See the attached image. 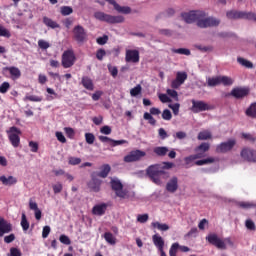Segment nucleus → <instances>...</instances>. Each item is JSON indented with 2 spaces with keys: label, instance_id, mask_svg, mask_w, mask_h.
<instances>
[{
  "label": "nucleus",
  "instance_id": "5",
  "mask_svg": "<svg viewBox=\"0 0 256 256\" xmlns=\"http://www.w3.org/2000/svg\"><path fill=\"white\" fill-rule=\"evenodd\" d=\"M110 185L112 191H115L116 197H119L120 199H127V197H129V191L123 189V183H121V180L112 179Z\"/></svg>",
  "mask_w": 256,
  "mask_h": 256
},
{
  "label": "nucleus",
  "instance_id": "47",
  "mask_svg": "<svg viewBox=\"0 0 256 256\" xmlns=\"http://www.w3.org/2000/svg\"><path fill=\"white\" fill-rule=\"evenodd\" d=\"M172 52L177 53L178 55H186V56L191 55V50H189L187 48L173 49Z\"/></svg>",
  "mask_w": 256,
  "mask_h": 256
},
{
  "label": "nucleus",
  "instance_id": "58",
  "mask_svg": "<svg viewBox=\"0 0 256 256\" xmlns=\"http://www.w3.org/2000/svg\"><path fill=\"white\" fill-rule=\"evenodd\" d=\"M52 189L54 191V194L57 195L61 193V191H63V184H61V182H58L57 184H54L52 186Z\"/></svg>",
  "mask_w": 256,
  "mask_h": 256
},
{
  "label": "nucleus",
  "instance_id": "25",
  "mask_svg": "<svg viewBox=\"0 0 256 256\" xmlns=\"http://www.w3.org/2000/svg\"><path fill=\"white\" fill-rule=\"evenodd\" d=\"M0 37H6V39L11 37L9 29L5 28L2 24H0ZM0 53H5V47L0 46Z\"/></svg>",
  "mask_w": 256,
  "mask_h": 256
},
{
  "label": "nucleus",
  "instance_id": "62",
  "mask_svg": "<svg viewBox=\"0 0 256 256\" xmlns=\"http://www.w3.org/2000/svg\"><path fill=\"white\" fill-rule=\"evenodd\" d=\"M107 41H109V36L107 35H103L102 37H98L96 39V42L98 43V45H105L107 44Z\"/></svg>",
  "mask_w": 256,
  "mask_h": 256
},
{
  "label": "nucleus",
  "instance_id": "15",
  "mask_svg": "<svg viewBox=\"0 0 256 256\" xmlns=\"http://www.w3.org/2000/svg\"><path fill=\"white\" fill-rule=\"evenodd\" d=\"M185 81H187V72H177L176 79L171 82L172 89H179Z\"/></svg>",
  "mask_w": 256,
  "mask_h": 256
},
{
  "label": "nucleus",
  "instance_id": "14",
  "mask_svg": "<svg viewBox=\"0 0 256 256\" xmlns=\"http://www.w3.org/2000/svg\"><path fill=\"white\" fill-rule=\"evenodd\" d=\"M125 61H126V63H134V64L139 63V61H140L139 50H137V49L126 50Z\"/></svg>",
  "mask_w": 256,
  "mask_h": 256
},
{
  "label": "nucleus",
  "instance_id": "20",
  "mask_svg": "<svg viewBox=\"0 0 256 256\" xmlns=\"http://www.w3.org/2000/svg\"><path fill=\"white\" fill-rule=\"evenodd\" d=\"M179 189V179L174 176L166 184V190L169 193H175Z\"/></svg>",
  "mask_w": 256,
  "mask_h": 256
},
{
  "label": "nucleus",
  "instance_id": "27",
  "mask_svg": "<svg viewBox=\"0 0 256 256\" xmlns=\"http://www.w3.org/2000/svg\"><path fill=\"white\" fill-rule=\"evenodd\" d=\"M228 19H243V11L230 10L226 13Z\"/></svg>",
  "mask_w": 256,
  "mask_h": 256
},
{
  "label": "nucleus",
  "instance_id": "64",
  "mask_svg": "<svg viewBox=\"0 0 256 256\" xmlns=\"http://www.w3.org/2000/svg\"><path fill=\"white\" fill-rule=\"evenodd\" d=\"M10 256H21V250L18 248H11Z\"/></svg>",
  "mask_w": 256,
  "mask_h": 256
},
{
  "label": "nucleus",
  "instance_id": "39",
  "mask_svg": "<svg viewBox=\"0 0 256 256\" xmlns=\"http://www.w3.org/2000/svg\"><path fill=\"white\" fill-rule=\"evenodd\" d=\"M104 239L110 245H115V243H117V239L115 238V236H113V233L111 232H106L104 234Z\"/></svg>",
  "mask_w": 256,
  "mask_h": 256
},
{
  "label": "nucleus",
  "instance_id": "17",
  "mask_svg": "<svg viewBox=\"0 0 256 256\" xmlns=\"http://www.w3.org/2000/svg\"><path fill=\"white\" fill-rule=\"evenodd\" d=\"M107 207H109L107 203H100L94 205L92 208V215H96L97 217H103V215L107 213Z\"/></svg>",
  "mask_w": 256,
  "mask_h": 256
},
{
  "label": "nucleus",
  "instance_id": "61",
  "mask_svg": "<svg viewBox=\"0 0 256 256\" xmlns=\"http://www.w3.org/2000/svg\"><path fill=\"white\" fill-rule=\"evenodd\" d=\"M68 163L69 165H79L81 164V158L71 156L68 158Z\"/></svg>",
  "mask_w": 256,
  "mask_h": 256
},
{
  "label": "nucleus",
  "instance_id": "35",
  "mask_svg": "<svg viewBox=\"0 0 256 256\" xmlns=\"http://www.w3.org/2000/svg\"><path fill=\"white\" fill-rule=\"evenodd\" d=\"M114 9L117 13H122L123 15H129L131 13V7L129 6H121L117 4Z\"/></svg>",
  "mask_w": 256,
  "mask_h": 256
},
{
  "label": "nucleus",
  "instance_id": "44",
  "mask_svg": "<svg viewBox=\"0 0 256 256\" xmlns=\"http://www.w3.org/2000/svg\"><path fill=\"white\" fill-rule=\"evenodd\" d=\"M143 119H145V121H148L149 125H153V126L157 125V120H155L153 115H151L149 112L144 113Z\"/></svg>",
  "mask_w": 256,
  "mask_h": 256
},
{
  "label": "nucleus",
  "instance_id": "6",
  "mask_svg": "<svg viewBox=\"0 0 256 256\" xmlns=\"http://www.w3.org/2000/svg\"><path fill=\"white\" fill-rule=\"evenodd\" d=\"M8 133V138L11 145L14 146L15 148L19 147L21 143V138L19 137V135H21V130L15 126H12L10 127Z\"/></svg>",
  "mask_w": 256,
  "mask_h": 256
},
{
  "label": "nucleus",
  "instance_id": "45",
  "mask_svg": "<svg viewBox=\"0 0 256 256\" xmlns=\"http://www.w3.org/2000/svg\"><path fill=\"white\" fill-rule=\"evenodd\" d=\"M195 48L198 49V51H201V53H211V51H213V46H203L201 44H196Z\"/></svg>",
  "mask_w": 256,
  "mask_h": 256
},
{
  "label": "nucleus",
  "instance_id": "59",
  "mask_svg": "<svg viewBox=\"0 0 256 256\" xmlns=\"http://www.w3.org/2000/svg\"><path fill=\"white\" fill-rule=\"evenodd\" d=\"M64 131H65L66 136L68 137V139H73V137H75V130H73V128L65 127Z\"/></svg>",
  "mask_w": 256,
  "mask_h": 256
},
{
  "label": "nucleus",
  "instance_id": "13",
  "mask_svg": "<svg viewBox=\"0 0 256 256\" xmlns=\"http://www.w3.org/2000/svg\"><path fill=\"white\" fill-rule=\"evenodd\" d=\"M237 141L235 139H230L227 142H222L216 146V153H227L235 147Z\"/></svg>",
  "mask_w": 256,
  "mask_h": 256
},
{
  "label": "nucleus",
  "instance_id": "4",
  "mask_svg": "<svg viewBox=\"0 0 256 256\" xmlns=\"http://www.w3.org/2000/svg\"><path fill=\"white\" fill-rule=\"evenodd\" d=\"M77 57H75V52L71 49L65 50L62 54L61 65L64 69H71L75 65Z\"/></svg>",
  "mask_w": 256,
  "mask_h": 256
},
{
  "label": "nucleus",
  "instance_id": "38",
  "mask_svg": "<svg viewBox=\"0 0 256 256\" xmlns=\"http://www.w3.org/2000/svg\"><path fill=\"white\" fill-rule=\"evenodd\" d=\"M23 101H32L33 103H41V101H43V97L35 96V95H26L23 98Z\"/></svg>",
  "mask_w": 256,
  "mask_h": 256
},
{
  "label": "nucleus",
  "instance_id": "30",
  "mask_svg": "<svg viewBox=\"0 0 256 256\" xmlns=\"http://www.w3.org/2000/svg\"><path fill=\"white\" fill-rule=\"evenodd\" d=\"M245 115L251 119H256V102L252 103L245 111Z\"/></svg>",
  "mask_w": 256,
  "mask_h": 256
},
{
  "label": "nucleus",
  "instance_id": "11",
  "mask_svg": "<svg viewBox=\"0 0 256 256\" xmlns=\"http://www.w3.org/2000/svg\"><path fill=\"white\" fill-rule=\"evenodd\" d=\"M206 241L210 243V245H213L214 247H217V249H227V245H225V241H223L217 234H209L206 237Z\"/></svg>",
  "mask_w": 256,
  "mask_h": 256
},
{
  "label": "nucleus",
  "instance_id": "31",
  "mask_svg": "<svg viewBox=\"0 0 256 256\" xmlns=\"http://www.w3.org/2000/svg\"><path fill=\"white\" fill-rule=\"evenodd\" d=\"M111 173V166L109 164H104L101 167V171L98 173V177H101L102 179L107 178V176Z\"/></svg>",
  "mask_w": 256,
  "mask_h": 256
},
{
  "label": "nucleus",
  "instance_id": "51",
  "mask_svg": "<svg viewBox=\"0 0 256 256\" xmlns=\"http://www.w3.org/2000/svg\"><path fill=\"white\" fill-rule=\"evenodd\" d=\"M245 227L248 229V231H256L255 222H253L251 219H247L245 221Z\"/></svg>",
  "mask_w": 256,
  "mask_h": 256
},
{
  "label": "nucleus",
  "instance_id": "9",
  "mask_svg": "<svg viewBox=\"0 0 256 256\" xmlns=\"http://www.w3.org/2000/svg\"><path fill=\"white\" fill-rule=\"evenodd\" d=\"M73 39L77 41V43H85L87 41V31L81 25H77L73 29Z\"/></svg>",
  "mask_w": 256,
  "mask_h": 256
},
{
  "label": "nucleus",
  "instance_id": "23",
  "mask_svg": "<svg viewBox=\"0 0 256 256\" xmlns=\"http://www.w3.org/2000/svg\"><path fill=\"white\" fill-rule=\"evenodd\" d=\"M81 84L83 85L84 89H87V91H93L95 89L93 80L89 78V76L82 77Z\"/></svg>",
  "mask_w": 256,
  "mask_h": 256
},
{
  "label": "nucleus",
  "instance_id": "57",
  "mask_svg": "<svg viewBox=\"0 0 256 256\" xmlns=\"http://www.w3.org/2000/svg\"><path fill=\"white\" fill-rule=\"evenodd\" d=\"M168 107L173 111L174 115H179V109L181 107V104L179 103L169 104Z\"/></svg>",
  "mask_w": 256,
  "mask_h": 256
},
{
  "label": "nucleus",
  "instance_id": "63",
  "mask_svg": "<svg viewBox=\"0 0 256 256\" xmlns=\"http://www.w3.org/2000/svg\"><path fill=\"white\" fill-rule=\"evenodd\" d=\"M100 133H102V135H111L112 129L110 128V126L105 125L100 128Z\"/></svg>",
  "mask_w": 256,
  "mask_h": 256
},
{
  "label": "nucleus",
  "instance_id": "24",
  "mask_svg": "<svg viewBox=\"0 0 256 256\" xmlns=\"http://www.w3.org/2000/svg\"><path fill=\"white\" fill-rule=\"evenodd\" d=\"M209 149H211V145L207 142H203L201 143L199 146H197L194 151L195 153H202L203 154V158L206 157L207 151H209Z\"/></svg>",
  "mask_w": 256,
  "mask_h": 256
},
{
  "label": "nucleus",
  "instance_id": "28",
  "mask_svg": "<svg viewBox=\"0 0 256 256\" xmlns=\"http://www.w3.org/2000/svg\"><path fill=\"white\" fill-rule=\"evenodd\" d=\"M196 159H203V153L192 154L184 158L185 165H191Z\"/></svg>",
  "mask_w": 256,
  "mask_h": 256
},
{
  "label": "nucleus",
  "instance_id": "43",
  "mask_svg": "<svg viewBox=\"0 0 256 256\" xmlns=\"http://www.w3.org/2000/svg\"><path fill=\"white\" fill-rule=\"evenodd\" d=\"M224 85L225 87H229L233 85V79L229 76H220V85Z\"/></svg>",
  "mask_w": 256,
  "mask_h": 256
},
{
  "label": "nucleus",
  "instance_id": "46",
  "mask_svg": "<svg viewBox=\"0 0 256 256\" xmlns=\"http://www.w3.org/2000/svg\"><path fill=\"white\" fill-rule=\"evenodd\" d=\"M20 225L23 231H29V221H27V215H25V213H22Z\"/></svg>",
  "mask_w": 256,
  "mask_h": 256
},
{
  "label": "nucleus",
  "instance_id": "16",
  "mask_svg": "<svg viewBox=\"0 0 256 256\" xmlns=\"http://www.w3.org/2000/svg\"><path fill=\"white\" fill-rule=\"evenodd\" d=\"M13 231V224L0 217V237H3L7 233Z\"/></svg>",
  "mask_w": 256,
  "mask_h": 256
},
{
  "label": "nucleus",
  "instance_id": "52",
  "mask_svg": "<svg viewBox=\"0 0 256 256\" xmlns=\"http://www.w3.org/2000/svg\"><path fill=\"white\" fill-rule=\"evenodd\" d=\"M85 141L88 145H93L95 143V135L93 133H86Z\"/></svg>",
  "mask_w": 256,
  "mask_h": 256
},
{
  "label": "nucleus",
  "instance_id": "50",
  "mask_svg": "<svg viewBox=\"0 0 256 256\" xmlns=\"http://www.w3.org/2000/svg\"><path fill=\"white\" fill-rule=\"evenodd\" d=\"M177 251H179V243H173L169 250L170 256H177Z\"/></svg>",
  "mask_w": 256,
  "mask_h": 256
},
{
  "label": "nucleus",
  "instance_id": "29",
  "mask_svg": "<svg viewBox=\"0 0 256 256\" xmlns=\"http://www.w3.org/2000/svg\"><path fill=\"white\" fill-rule=\"evenodd\" d=\"M153 151L158 157H165V155L169 153V148L165 146H157L153 149Z\"/></svg>",
  "mask_w": 256,
  "mask_h": 256
},
{
  "label": "nucleus",
  "instance_id": "48",
  "mask_svg": "<svg viewBox=\"0 0 256 256\" xmlns=\"http://www.w3.org/2000/svg\"><path fill=\"white\" fill-rule=\"evenodd\" d=\"M60 13L64 17L67 15H71V13H73V8L71 6H63L61 7Z\"/></svg>",
  "mask_w": 256,
  "mask_h": 256
},
{
  "label": "nucleus",
  "instance_id": "37",
  "mask_svg": "<svg viewBox=\"0 0 256 256\" xmlns=\"http://www.w3.org/2000/svg\"><path fill=\"white\" fill-rule=\"evenodd\" d=\"M215 161H217L215 158L209 157V158H206V159H203V160H197L195 162V165H197L198 167H201L203 165H209L211 163H215Z\"/></svg>",
  "mask_w": 256,
  "mask_h": 256
},
{
  "label": "nucleus",
  "instance_id": "34",
  "mask_svg": "<svg viewBox=\"0 0 256 256\" xmlns=\"http://www.w3.org/2000/svg\"><path fill=\"white\" fill-rule=\"evenodd\" d=\"M237 63H239V65H242V67H246V69H253V62H251L243 57H238Z\"/></svg>",
  "mask_w": 256,
  "mask_h": 256
},
{
  "label": "nucleus",
  "instance_id": "36",
  "mask_svg": "<svg viewBox=\"0 0 256 256\" xmlns=\"http://www.w3.org/2000/svg\"><path fill=\"white\" fill-rule=\"evenodd\" d=\"M89 187H90V189H92V191H94L95 193H99V191H101V182H100V180H95V179H93V180L89 183Z\"/></svg>",
  "mask_w": 256,
  "mask_h": 256
},
{
  "label": "nucleus",
  "instance_id": "55",
  "mask_svg": "<svg viewBox=\"0 0 256 256\" xmlns=\"http://www.w3.org/2000/svg\"><path fill=\"white\" fill-rule=\"evenodd\" d=\"M166 93L167 95H169V97H172V99H175V101H179V94L177 93L176 90L167 89Z\"/></svg>",
  "mask_w": 256,
  "mask_h": 256
},
{
  "label": "nucleus",
  "instance_id": "60",
  "mask_svg": "<svg viewBox=\"0 0 256 256\" xmlns=\"http://www.w3.org/2000/svg\"><path fill=\"white\" fill-rule=\"evenodd\" d=\"M59 241L60 243H63V245H71V239H69L68 236L65 234H62L59 237Z\"/></svg>",
  "mask_w": 256,
  "mask_h": 256
},
{
  "label": "nucleus",
  "instance_id": "41",
  "mask_svg": "<svg viewBox=\"0 0 256 256\" xmlns=\"http://www.w3.org/2000/svg\"><path fill=\"white\" fill-rule=\"evenodd\" d=\"M238 206L241 209H256V202H239Z\"/></svg>",
  "mask_w": 256,
  "mask_h": 256
},
{
  "label": "nucleus",
  "instance_id": "56",
  "mask_svg": "<svg viewBox=\"0 0 256 256\" xmlns=\"http://www.w3.org/2000/svg\"><path fill=\"white\" fill-rule=\"evenodd\" d=\"M9 89H11V84H9V82H3L0 85V93H2V94L7 93V91H9Z\"/></svg>",
  "mask_w": 256,
  "mask_h": 256
},
{
  "label": "nucleus",
  "instance_id": "32",
  "mask_svg": "<svg viewBox=\"0 0 256 256\" xmlns=\"http://www.w3.org/2000/svg\"><path fill=\"white\" fill-rule=\"evenodd\" d=\"M213 135L209 130H203L198 133L197 139L198 141H207L208 139H211Z\"/></svg>",
  "mask_w": 256,
  "mask_h": 256
},
{
  "label": "nucleus",
  "instance_id": "2",
  "mask_svg": "<svg viewBox=\"0 0 256 256\" xmlns=\"http://www.w3.org/2000/svg\"><path fill=\"white\" fill-rule=\"evenodd\" d=\"M94 17L98 21L108 23L109 25H117L119 23H125V17L123 15L113 16L105 12L98 11L94 13Z\"/></svg>",
  "mask_w": 256,
  "mask_h": 256
},
{
  "label": "nucleus",
  "instance_id": "3",
  "mask_svg": "<svg viewBox=\"0 0 256 256\" xmlns=\"http://www.w3.org/2000/svg\"><path fill=\"white\" fill-rule=\"evenodd\" d=\"M221 24V20L215 17H207V13L205 11L200 12V16L198 18L197 27L200 29H207L209 27H219Z\"/></svg>",
  "mask_w": 256,
  "mask_h": 256
},
{
  "label": "nucleus",
  "instance_id": "53",
  "mask_svg": "<svg viewBox=\"0 0 256 256\" xmlns=\"http://www.w3.org/2000/svg\"><path fill=\"white\" fill-rule=\"evenodd\" d=\"M108 71L114 79L117 77V75H119V70L117 67L112 66L111 64L108 65Z\"/></svg>",
  "mask_w": 256,
  "mask_h": 256
},
{
  "label": "nucleus",
  "instance_id": "10",
  "mask_svg": "<svg viewBox=\"0 0 256 256\" xmlns=\"http://www.w3.org/2000/svg\"><path fill=\"white\" fill-rule=\"evenodd\" d=\"M213 109V106L205 103L204 101H196L192 100V108L191 111L193 113H201V111H211Z\"/></svg>",
  "mask_w": 256,
  "mask_h": 256
},
{
  "label": "nucleus",
  "instance_id": "18",
  "mask_svg": "<svg viewBox=\"0 0 256 256\" xmlns=\"http://www.w3.org/2000/svg\"><path fill=\"white\" fill-rule=\"evenodd\" d=\"M3 71L9 73L12 81H17V79L21 78V70L15 66L4 67Z\"/></svg>",
  "mask_w": 256,
  "mask_h": 256
},
{
  "label": "nucleus",
  "instance_id": "49",
  "mask_svg": "<svg viewBox=\"0 0 256 256\" xmlns=\"http://www.w3.org/2000/svg\"><path fill=\"white\" fill-rule=\"evenodd\" d=\"M162 119H164V121H171V119H173V114H171V110L169 109L163 110Z\"/></svg>",
  "mask_w": 256,
  "mask_h": 256
},
{
  "label": "nucleus",
  "instance_id": "19",
  "mask_svg": "<svg viewBox=\"0 0 256 256\" xmlns=\"http://www.w3.org/2000/svg\"><path fill=\"white\" fill-rule=\"evenodd\" d=\"M230 95H232V97H234L235 99H243L244 97H247V95H249V89L234 88L232 89Z\"/></svg>",
  "mask_w": 256,
  "mask_h": 256
},
{
  "label": "nucleus",
  "instance_id": "22",
  "mask_svg": "<svg viewBox=\"0 0 256 256\" xmlns=\"http://www.w3.org/2000/svg\"><path fill=\"white\" fill-rule=\"evenodd\" d=\"M152 241H153L155 247H157L158 250L164 249V247H165V240H163V237H161V235L154 234L152 236Z\"/></svg>",
  "mask_w": 256,
  "mask_h": 256
},
{
  "label": "nucleus",
  "instance_id": "26",
  "mask_svg": "<svg viewBox=\"0 0 256 256\" xmlns=\"http://www.w3.org/2000/svg\"><path fill=\"white\" fill-rule=\"evenodd\" d=\"M43 23L44 25H46V27H49L50 29H59V27H61L59 23L47 16L43 17Z\"/></svg>",
  "mask_w": 256,
  "mask_h": 256
},
{
  "label": "nucleus",
  "instance_id": "8",
  "mask_svg": "<svg viewBox=\"0 0 256 256\" xmlns=\"http://www.w3.org/2000/svg\"><path fill=\"white\" fill-rule=\"evenodd\" d=\"M181 17L185 23L191 24V23H198L199 17H201V10H192L190 12H183L181 14Z\"/></svg>",
  "mask_w": 256,
  "mask_h": 256
},
{
  "label": "nucleus",
  "instance_id": "12",
  "mask_svg": "<svg viewBox=\"0 0 256 256\" xmlns=\"http://www.w3.org/2000/svg\"><path fill=\"white\" fill-rule=\"evenodd\" d=\"M240 156L248 163H256V150L251 148H243L240 152Z\"/></svg>",
  "mask_w": 256,
  "mask_h": 256
},
{
  "label": "nucleus",
  "instance_id": "54",
  "mask_svg": "<svg viewBox=\"0 0 256 256\" xmlns=\"http://www.w3.org/2000/svg\"><path fill=\"white\" fill-rule=\"evenodd\" d=\"M38 47L40 49L47 50V49H49V47H51V44H49V42H47L43 39H40V40H38Z\"/></svg>",
  "mask_w": 256,
  "mask_h": 256
},
{
  "label": "nucleus",
  "instance_id": "7",
  "mask_svg": "<svg viewBox=\"0 0 256 256\" xmlns=\"http://www.w3.org/2000/svg\"><path fill=\"white\" fill-rule=\"evenodd\" d=\"M147 153L142 150H132L129 154L124 157L125 163H136L137 161H141L143 157H145Z\"/></svg>",
  "mask_w": 256,
  "mask_h": 256
},
{
  "label": "nucleus",
  "instance_id": "21",
  "mask_svg": "<svg viewBox=\"0 0 256 256\" xmlns=\"http://www.w3.org/2000/svg\"><path fill=\"white\" fill-rule=\"evenodd\" d=\"M0 182L4 187H13V185H17V177L14 176H0Z\"/></svg>",
  "mask_w": 256,
  "mask_h": 256
},
{
  "label": "nucleus",
  "instance_id": "33",
  "mask_svg": "<svg viewBox=\"0 0 256 256\" xmlns=\"http://www.w3.org/2000/svg\"><path fill=\"white\" fill-rule=\"evenodd\" d=\"M207 85L208 87H217V85H221V78L220 76H216V77H209L207 79Z\"/></svg>",
  "mask_w": 256,
  "mask_h": 256
},
{
  "label": "nucleus",
  "instance_id": "40",
  "mask_svg": "<svg viewBox=\"0 0 256 256\" xmlns=\"http://www.w3.org/2000/svg\"><path fill=\"white\" fill-rule=\"evenodd\" d=\"M151 225L154 227V229H158L159 231H169V225L167 224L152 222Z\"/></svg>",
  "mask_w": 256,
  "mask_h": 256
},
{
  "label": "nucleus",
  "instance_id": "42",
  "mask_svg": "<svg viewBox=\"0 0 256 256\" xmlns=\"http://www.w3.org/2000/svg\"><path fill=\"white\" fill-rule=\"evenodd\" d=\"M142 91L143 88L141 87V84H138L130 90V95L131 97H138V95H141Z\"/></svg>",
  "mask_w": 256,
  "mask_h": 256
},
{
  "label": "nucleus",
  "instance_id": "1",
  "mask_svg": "<svg viewBox=\"0 0 256 256\" xmlns=\"http://www.w3.org/2000/svg\"><path fill=\"white\" fill-rule=\"evenodd\" d=\"M146 175L152 183H155V185H161V179L167 175V172L163 170L160 164H152L146 169Z\"/></svg>",
  "mask_w": 256,
  "mask_h": 256
}]
</instances>
